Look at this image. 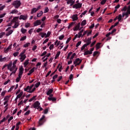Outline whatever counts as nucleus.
<instances>
[{
    "mask_svg": "<svg viewBox=\"0 0 130 130\" xmlns=\"http://www.w3.org/2000/svg\"><path fill=\"white\" fill-rule=\"evenodd\" d=\"M21 5H22L21 1L18 0L15 1L12 4V6H13L15 9H19V8L21 7Z\"/></svg>",
    "mask_w": 130,
    "mask_h": 130,
    "instance_id": "nucleus-1",
    "label": "nucleus"
},
{
    "mask_svg": "<svg viewBox=\"0 0 130 130\" xmlns=\"http://www.w3.org/2000/svg\"><path fill=\"white\" fill-rule=\"evenodd\" d=\"M44 118H45V116L44 115L39 120V125H42V124H43L44 122H45V119H44Z\"/></svg>",
    "mask_w": 130,
    "mask_h": 130,
    "instance_id": "nucleus-2",
    "label": "nucleus"
},
{
    "mask_svg": "<svg viewBox=\"0 0 130 130\" xmlns=\"http://www.w3.org/2000/svg\"><path fill=\"white\" fill-rule=\"evenodd\" d=\"M82 3H77L73 6V9H81L82 8Z\"/></svg>",
    "mask_w": 130,
    "mask_h": 130,
    "instance_id": "nucleus-3",
    "label": "nucleus"
},
{
    "mask_svg": "<svg viewBox=\"0 0 130 130\" xmlns=\"http://www.w3.org/2000/svg\"><path fill=\"white\" fill-rule=\"evenodd\" d=\"M23 73H24V68H23V66H21V67L19 68L18 77H22V75H23Z\"/></svg>",
    "mask_w": 130,
    "mask_h": 130,
    "instance_id": "nucleus-4",
    "label": "nucleus"
},
{
    "mask_svg": "<svg viewBox=\"0 0 130 130\" xmlns=\"http://www.w3.org/2000/svg\"><path fill=\"white\" fill-rule=\"evenodd\" d=\"M41 24H42L41 20H38L34 22V26L35 27L36 26H39V25H41Z\"/></svg>",
    "mask_w": 130,
    "mask_h": 130,
    "instance_id": "nucleus-5",
    "label": "nucleus"
},
{
    "mask_svg": "<svg viewBox=\"0 0 130 130\" xmlns=\"http://www.w3.org/2000/svg\"><path fill=\"white\" fill-rule=\"evenodd\" d=\"M28 19V15L27 14L23 15H21L19 17V20H23L25 21V20H27Z\"/></svg>",
    "mask_w": 130,
    "mask_h": 130,
    "instance_id": "nucleus-6",
    "label": "nucleus"
},
{
    "mask_svg": "<svg viewBox=\"0 0 130 130\" xmlns=\"http://www.w3.org/2000/svg\"><path fill=\"white\" fill-rule=\"evenodd\" d=\"M32 106L34 107V108H37V109L39 107V106H40V103H39V101H36L32 105Z\"/></svg>",
    "mask_w": 130,
    "mask_h": 130,
    "instance_id": "nucleus-7",
    "label": "nucleus"
},
{
    "mask_svg": "<svg viewBox=\"0 0 130 130\" xmlns=\"http://www.w3.org/2000/svg\"><path fill=\"white\" fill-rule=\"evenodd\" d=\"M12 44L10 45L8 47H7V49L4 48V52L5 53H8V52H9V51H10V49H12Z\"/></svg>",
    "mask_w": 130,
    "mask_h": 130,
    "instance_id": "nucleus-8",
    "label": "nucleus"
},
{
    "mask_svg": "<svg viewBox=\"0 0 130 130\" xmlns=\"http://www.w3.org/2000/svg\"><path fill=\"white\" fill-rule=\"evenodd\" d=\"M67 5H70V7H72V6H74V4H75V1L74 0H69L68 1H67Z\"/></svg>",
    "mask_w": 130,
    "mask_h": 130,
    "instance_id": "nucleus-9",
    "label": "nucleus"
},
{
    "mask_svg": "<svg viewBox=\"0 0 130 130\" xmlns=\"http://www.w3.org/2000/svg\"><path fill=\"white\" fill-rule=\"evenodd\" d=\"M72 19L73 21H77L79 18L78 17V14H74L72 16Z\"/></svg>",
    "mask_w": 130,
    "mask_h": 130,
    "instance_id": "nucleus-10",
    "label": "nucleus"
},
{
    "mask_svg": "<svg viewBox=\"0 0 130 130\" xmlns=\"http://www.w3.org/2000/svg\"><path fill=\"white\" fill-rule=\"evenodd\" d=\"M21 57L20 58V59H21V62H22V61H24V60H25V59L26 58V55L24 54V55H21V56H20Z\"/></svg>",
    "mask_w": 130,
    "mask_h": 130,
    "instance_id": "nucleus-11",
    "label": "nucleus"
},
{
    "mask_svg": "<svg viewBox=\"0 0 130 130\" xmlns=\"http://www.w3.org/2000/svg\"><path fill=\"white\" fill-rule=\"evenodd\" d=\"M19 19V16L15 17L13 18V19L11 20V22L12 23H16V21Z\"/></svg>",
    "mask_w": 130,
    "mask_h": 130,
    "instance_id": "nucleus-12",
    "label": "nucleus"
},
{
    "mask_svg": "<svg viewBox=\"0 0 130 130\" xmlns=\"http://www.w3.org/2000/svg\"><path fill=\"white\" fill-rule=\"evenodd\" d=\"M31 89H32L30 88V86H27L26 87V88H24V90L25 92H28V91H31Z\"/></svg>",
    "mask_w": 130,
    "mask_h": 130,
    "instance_id": "nucleus-13",
    "label": "nucleus"
},
{
    "mask_svg": "<svg viewBox=\"0 0 130 130\" xmlns=\"http://www.w3.org/2000/svg\"><path fill=\"white\" fill-rule=\"evenodd\" d=\"M40 36H41L42 38H44L46 36V33L41 32L39 33Z\"/></svg>",
    "mask_w": 130,
    "mask_h": 130,
    "instance_id": "nucleus-14",
    "label": "nucleus"
},
{
    "mask_svg": "<svg viewBox=\"0 0 130 130\" xmlns=\"http://www.w3.org/2000/svg\"><path fill=\"white\" fill-rule=\"evenodd\" d=\"M81 61H82V59H80L79 58H77L74 61V64H76V63H77V62H79Z\"/></svg>",
    "mask_w": 130,
    "mask_h": 130,
    "instance_id": "nucleus-15",
    "label": "nucleus"
},
{
    "mask_svg": "<svg viewBox=\"0 0 130 130\" xmlns=\"http://www.w3.org/2000/svg\"><path fill=\"white\" fill-rule=\"evenodd\" d=\"M92 53H93V52H91L90 51L87 50L84 53V55H88V54L91 55Z\"/></svg>",
    "mask_w": 130,
    "mask_h": 130,
    "instance_id": "nucleus-16",
    "label": "nucleus"
},
{
    "mask_svg": "<svg viewBox=\"0 0 130 130\" xmlns=\"http://www.w3.org/2000/svg\"><path fill=\"white\" fill-rule=\"evenodd\" d=\"M100 45H101V43H98L96 44V45H95L96 50H98V49H99L100 48Z\"/></svg>",
    "mask_w": 130,
    "mask_h": 130,
    "instance_id": "nucleus-17",
    "label": "nucleus"
},
{
    "mask_svg": "<svg viewBox=\"0 0 130 130\" xmlns=\"http://www.w3.org/2000/svg\"><path fill=\"white\" fill-rule=\"evenodd\" d=\"M53 92V90L52 89H50L47 92V95H49L51 94Z\"/></svg>",
    "mask_w": 130,
    "mask_h": 130,
    "instance_id": "nucleus-18",
    "label": "nucleus"
},
{
    "mask_svg": "<svg viewBox=\"0 0 130 130\" xmlns=\"http://www.w3.org/2000/svg\"><path fill=\"white\" fill-rule=\"evenodd\" d=\"M87 21L86 20H84L81 22V26H85L86 24H87Z\"/></svg>",
    "mask_w": 130,
    "mask_h": 130,
    "instance_id": "nucleus-19",
    "label": "nucleus"
},
{
    "mask_svg": "<svg viewBox=\"0 0 130 130\" xmlns=\"http://www.w3.org/2000/svg\"><path fill=\"white\" fill-rule=\"evenodd\" d=\"M36 10H37L36 8H32L31 10L30 14H34V13H36V12H37V11H36Z\"/></svg>",
    "mask_w": 130,
    "mask_h": 130,
    "instance_id": "nucleus-20",
    "label": "nucleus"
},
{
    "mask_svg": "<svg viewBox=\"0 0 130 130\" xmlns=\"http://www.w3.org/2000/svg\"><path fill=\"white\" fill-rule=\"evenodd\" d=\"M21 32L22 33V34H25V33H26L27 32V29H24V28H22L21 29Z\"/></svg>",
    "mask_w": 130,
    "mask_h": 130,
    "instance_id": "nucleus-21",
    "label": "nucleus"
},
{
    "mask_svg": "<svg viewBox=\"0 0 130 130\" xmlns=\"http://www.w3.org/2000/svg\"><path fill=\"white\" fill-rule=\"evenodd\" d=\"M13 32H14L13 30L11 29L10 30H9V31L8 32H7L6 34V36H10V35H11V34H12V33H13Z\"/></svg>",
    "mask_w": 130,
    "mask_h": 130,
    "instance_id": "nucleus-22",
    "label": "nucleus"
},
{
    "mask_svg": "<svg viewBox=\"0 0 130 130\" xmlns=\"http://www.w3.org/2000/svg\"><path fill=\"white\" fill-rule=\"evenodd\" d=\"M42 15H43V12L42 11H40V13L37 14V17L38 18H40V17H41V16H42Z\"/></svg>",
    "mask_w": 130,
    "mask_h": 130,
    "instance_id": "nucleus-23",
    "label": "nucleus"
},
{
    "mask_svg": "<svg viewBox=\"0 0 130 130\" xmlns=\"http://www.w3.org/2000/svg\"><path fill=\"white\" fill-rule=\"evenodd\" d=\"M50 34H51V32L50 31H48L47 34H46L45 38H48L50 36Z\"/></svg>",
    "mask_w": 130,
    "mask_h": 130,
    "instance_id": "nucleus-24",
    "label": "nucleus"
},
{
    "mask_svg": "<svg viewBox=\"0 0 130 130\" xmlns=\"http://www.w3.org/2000/svg\"><path fill=\"white\" fill-rule=\"evenodd\" d=\"M5 8H6V5L3 6V4H0V11H3Z\"/></svg>",
    "mask_w": 130,
    "mask_h": 130,
    "instance_id": "nucleus-25",
    "label": "nucleus"
},
{
    "mask_svg": "<svg viewBox=\"0 0 130 130\" xmlns=\"http://www.w3.org/2000/svg\"><path fill=\"white\" fill-rule=\"evenodd\" d=\"M22 78V77L21 76H18V77H17L15 81L16 82V83H19V82H20V80H21V78Z\"/></svg>",
    "mask_w": 130,
    "mask_h": 130,
    "instance_id": "nucleus-26",
    "label": "nucleus"
},
{
    "mask_svg": "<svg viewBox=\"0 0 130 130\" xmlns=\"http://www.w3.org/2000/svg\"><path fill=\"white\" fill-rule=\"evenodd\" d=\"M10 97H11V96H6L4 99V101H9V99L10 98Z\"/></svg>",
    "mask_w": 130,
    "mask_h": 130,
    "instance_id": "nucleus-27",
    "label": "nucleus"
},
{
    "mask_svg": "<svg viewBox=\"0 0 130 130\" xmlns=\"http://www.w3.org/2000/svg\"><path fill=\"white\" fill-rule=\"evenodd\" d=\"M27 38V36H24L22 37L20 40V41H24V40H26V39Z\"/></svg>",
    "mask_w": 130,
    "mask_h": 130,
    "instance_id": "nucleus-28",
    "label": "nucleus"
},
{
    "mask_svg": "<svg viewBox=\"0 0 130 130\" xmlns=\"http://www.w3.org/2000/svg\"><path fill=\"white\" fill-rule=\"evenodd\" d=\"M75 23H76V22H71L68 26V29H70V28L72 27V26H73V25L75 24Z\"/></svg>",
    "mask_w": 130,
    "mask_h": 130,
    "instance_id": "nucleus-29",
    "label": "nucleus"
},
{
    "mask_svg": "<svg viewBox=\"0 0 130 130\" xmlns=\"http://www.w3.org/2000/svg\"><path fill=\"white\" fill-rule=\"evenodd\" d=\"M72 54H73V52H70L68 54V56L67 57V59H69L70 58V56H71Z\"/></svg>",
    "mask_w": 130,
    "mask_h": 130,
    "instance_id": "nucleus-30",
    "label": "nucleus"
},
{
    "mask_svg": "<svg viewBox=\"0 0 130 130\" xmlns=\"http://www.w3.org/2000/svg\"><path fill=\"white\" fill-rule=\"evenodd\" d=\"M34 73V71L33 70V69H31L29 71V73L27 74V76H31V74Z\"/></svg>",
    "mask_w": 130,
    "mask_h": 130,
    "instance_id": "nucleus-31",
    "label": "nucleus"
},
{
    "mask_svg": "<svg viewBox=\"0 0 130 130\" xmlns=\"http://www.w3.org/2000/svg\"><path fill=\"white\" fill-rule=\"evenodd\" d=\"M36 97H37V95L34 96L31 99H29V102H32V101H33V100H34Z\"/></svg>",
    "mask_w": 130,
    "mask_h": 130,
    "instance_id": "nucleus-32",
    "label": "nucleus"
},
{
    "mask_svg": "<svg viewBox=\"0 0 130 130\" xmlns=\"http://www.w3.org/2000/svg\"><path fill=\"white\" fill-rule=\"evenodd\" d=\"M59 54H60V51H59L56 53V56H55V59H56L57 57L59 56Z\"/></svg>",
    "mask_w": 130,
    "mask_h": 130,
    "instance_id": "nucleus-33",
    "label": "nucleus"
},
{
    "mask_svg": "<svg viewBox=\"0 0 130 130\" xmlns=\"http://www.w3.org/2000/svg\"><path fill=\"white\" fill-rule=\"evenodd\" d=\"M106 2H107V0H102V1L101 2V5H105Z\"/></svg>",
    "mask_w": 130,
    "mask_h": 130,
    "instance_id": "nucleus-34",
    "label": "nucleus"
},
{
    "mask_svg": "<svg viewBox=\"0 0 130 130\" xmlns=\"http://www.w3.org/2000/svg\"><path fill=\"white\" fill-rule=\"evenodd\" d=\"M18 61V60L16 59L14 61L13 63V68H16V63H17V62Z\"/></svg>",
    "mask_w": 130,
    "mask_h": 130,
    "instance_id": "nucleus-35",
    "label": "nucleus"
},
{
    "mask_svg": "<svg viewBox=\"0 0 130 130\" xmlns=\"http://www.w3.org/2000/svg\"><path fill=\"white\" fill-rule=\"evenodd\" d=\"M75 56H76V53H74L72 54V55L71 56V57L70 58V60H72V59H74V57H75Z\"/></svg>",
    "mask_w": 130,
    "mask_h": 130,
    "instance_id": "nucleus-36",
    "label": "nucleus"
},
{
    "mask_svg": "<svg viewBox=\"0 0 130 130\" xmlns=\"http://www.w3.org/2000/svg\"><path fill=\"white\" fill-rule=\"evenodd\" d=\"M35 90H36V87H34L31 90H28L27 91L28 93H33V92H34V91H35Z\"/></svg>",
    "mask_w": 130,
    "mask_h": 130,
    "instance_id": "nucleus-37",
    "label": "nucleus"
},
{
    "mask_svg": "<svg viewBox=\"0 0 130 130\" xmlns=\"http://www.w3.org/2000/svg\"><path fill=\"white\" fill-rule=\"evenodd\" d=\"M121 14H119L118 15V17H117V19H118V22H120L121 21Z\"/></svg>",
    "mask_w": 130,
    "mask_h": 130,
    "instance_id": "nucleus-38",
    "label": "nucleus"
},
{
    "mask_svg": "<svg viewBox=\"0 0 130 130\" xmlns=\"http://www.w3.org/2000/svg\"><path fill=\"white\" fill-rule=\"evenodd\" d=\"M23 64H25V65L28 66V64H29V59H26V60L24 61Z\"/></svg>",
    "mask_w": 130,
    "mask_h": 130,
    "instance_id": "nucleus-39",
    "label": "nucleus"
},
{
    "mask_svg": "<svg viewBox=\"0 0 130 130\" xmlns=\"http://www.w3.org/2000/svg\"><path fill=\"white\" fill-rule=\"evenodd\" d=\"M15 13H19V11H18V10L14 9V10H12L11 14H15Z\"/></svg>",
    "mask_w": 130,
    "mask_h": 130,
    "instance_id": "nucleus-40",
    "label": "nucleus"
},
{
    "mask_svg": "<svg viewBox=\"0 0 130 130\" xmlns=\"http://www.w3.org/2000/svg\"><path fill=\"white\" fill-rule=\"evenodd\" d=\"M30 45V43H26L25 44H24L23 45V47H24L25 48H27V47H28Z\"/></svg>",
    "mask_w": 130,
    "mask_h": 130,
    "instance_id": "nucleus-41",
    "label": "nucleus"
},
{
    "mask_svg": "<svg viewBox=\"0 0 130 130\" xmlns=\"http://www.w3.org/2000/svg\"><path fill=\"white\" fill-rule=\"evenodd\" d=\"M18 27H19V24H18L17 22H15L14 26H13V28H18Z\"/></svg>",
    "mask_w": 130,
    "mask_h": 130,
    "instance_id": "nucleus-42",
    "label": "nucleus"
},
{
    "mask_svg": "<svg viewBox=\"0 0 130 130\" xmlns=\"http://www.w3.org/2000/svg\"><path fill=\"white\" fill-rule=\"evenodd\" d=\"M41 83L40 82H39L38 83H37L36 84H35V87L36 88H38L39 87V86H40L41 85Z\"/></svg>",
    "mask_w": 130,
    "mask_h": 130,
    "instance_id": "nucleus-43",
    "label": "nucleus"
},
{
    "mask_svg": "<svg viewBox=\"0 0 130 130\" xmlns=\"http://www.w3.org/2000/svg\"><path fill=\"white\" fill-rule=\"evenodd\" d=\"M6 35V32H2L0 34V38H3L4 36Z\"/></svg>",
    "mask_w": 130,
    "mask_h": 130,
    "instance_id": "nucleus-44",
    "label": "nucleus"
},
{
    "mask_svg": "<svg viewBox=\"0 0 130 130\" xmlns=\"http://www.w3.org/2000/svg\"><path fill=\"white\" fill-rule=\"evenodd\" d=\"M31 24L30 23H25V28H29V26H30Z\"/></svg>",
    "mask_w": 130,
    "mask_h": 130,
    "instance_id": "nucleus-45",
    "label": "nucleus"
},
{
    "mask_svg": "<svg viewBox=\"0 0 130 130\" xmlns=\"http://www.w3.org/2000/svg\"><path fill=\"white\" fill-rule=\"evenodd\" d=\"M13 55L14 57H16L19 55V52H16L14 53H13Z\"/></svg>",
    "mask_w": 130,
    "mask_h": 130,
    "instance_id": "nucleus-46",
    "label": "nucleus"
},
{
    "mask_svg": "<svg viewBox=\"0 0 130 130\" xmlns=\"http://www.w3.org/2000/svg\"><path fill=\"white\" fill-rule=\"evenodd\" d=\"M63 38H64V36L63 35H62L59 37V40H62Z\"/></svg>",
    "mask_w": 130,
    "mask_h": 130,
    "instance_id": "nucleus-47",
    "label": "nucleus"
},
{
    "mask_svg": "<svg viewBox=\"0 0 130 130\" xmlns=\"http://www.w3.org/2000/svg\"><path fill=\"white\" fill-rule=\"evenodd\" d=\"M126 10H127V7H126V6H124L123 8V9H121V11H122H122H124V12H125V11H126Z\"/></svg>",
    "mask_w": 130,
    "mask_h": 130,
    "instance_id": "nucleus-48",
    "label": "nucleus"
},
{
    "mask_svg": "<svg viewBox=\"0 0 130 130\" xmlns=\"http://www.w3.org/2000/svg\"><path fill=\"white\" fill-rule=\"evenodd\" d=\"M96 44V41H93L91 44H90V47H93L94 45Z\"/></svg>",
    "mask_w": 130,
    "mask_h": 130,
    "instance_id": "nucleus-49",
    "label": "nucleus"
},
{
    "mask_svg": "<svg viewBox=\"0 0 130 130\" xmlns=\"http://www.w3.org/2000/svg\"><path fill=\"white\" fill-rule=\"evenodd\" d=\"M85 47H87V46L85 44H84L81 48V51H83L85 49Z\"/></svg>",
    "mask_w": 130,
    "mask_h": 130,
    "instance_id": "nucleus-50",
    "label": "nucleus"
},
{
    "mask_svg": "<svg viewBox=\"0 0 130 130\" xmlns=\"http://www.w3.org/2000/svg\"><path fill=\"white\" fill-rule=\"evenodd\" d=\"M70 40H72V37H69L67 41H66V44H68V43H69V42H70Z\"/></svg>",
    "mask_w": 130,
    "mask_h": 130,
    "instance_id": "nucleus-51",
    "label": "nucleus"
},
{
    "mask_svg": "<svg viewBox=\"0 0 130 130\" xmlns=\"http://www.w3.org/2000/svg\"><path fill=\"white\" fill-rule=\"evenodd\" d=\"M15 86H12L10 89L8 91V92H12V91H13V89H14Z\"/></svg>",
    "mask_w": 130,
    "mask_h": 130,
    "instance_id": "nucleus-52",
    "label": "nucleus"
},
{
    "mask_svg": "<svg viewBox=\"0 0 130 130\" xmlns=\"http://www.w3.org/2000/svg\"><path fill=\"white\" fill-rule=\"evenodd\" d=\"M49 11V9H48V7H46L45 8V11L44 13H48V11Z\"/></svg>",
    "mask_w": 130,
    "mask_h": 130,
    "instance_id": "nucleus-53",
    "label": "nucleus"
},
{
    "mask_svg": "<svg viewBox=\"0 0 130 130\" xmlns=\"http://www.w3.org/2000/svg\"><path fill=\"white\" fill-rule=\"evenodd\" d=\"M26 52V49H24L22 52L19 54L20 56L21 55H24V53Z\"/></svg>",
    "mask_w": 130,
    "mask_h": 130,
    "instance_id": "nucleus-54",
    "label": "nucleus"
},
{
    "mask_svg": "<svg viewBox=\"0 0 130 130\" xmlns=\"http://www.w3.org/2000/svg\"><path fill=\"white\" fill-rule=\"evenodd\" d=\"M37 49V46L35 45L33 46L32 48V50H33V51H35V50H36Z\"/></svg>",
    "mask_w": 130,
    "mask_h": 130,
    "instance_id": "nucleus-55",
    "label": "nucleus"
},
{
    "mask_svg": "<svg viewBox=\"0 0 130 130\" xmlns=\"http://www.w3.org/2000/svg\"><path fill=\"white\" fill-rule=\"evenodd\" d=\"M81 43H82V42H81V41L78 42L77 43L76 47H79V46H80V45H81Z\"/></svg>",
    "mask_w": 130,
    "mask_h": 130,
    "instance_id": "nucleus-56",
    "label": "nucleus"
},
{
    "mask_svg": "<svg viewBox=\"0 0 130 130\" xmlns=\"http://www.w3.org/2000/svg\"><path fill=\"white\" fill-rule=\"evenodd\" d=\"M44 114H47L48 113V109H46L44 110Z\"/></svg>",
    "mask_w": 130,
    "mask_h": 130,
    "instance_id": "nucleus-57",
    "label": "nucleus"
},
{
    "mask_svg": "<svg viewBox=\"0 0 130 130\" xmlns=\"http://www.w3.org/2000/svg\"><path fill=\"white\" fill-rule=\"evenodd\" d=\"M54 47V45L52 44L49 47V49L51 50L52 49H53V48Z\"/></svg>",
    "mask_w": 130,
    "mask_h": 130,
    "instance_id": "nucleus-58",
    "label": "nucleus"
},
{
    "mask_svg": "<svg viewBox=\"0 0 130 130\" xmlns=\"http://www.w3.org/2000/svg\"><path fill=\"white\" fill-rule=\"evenodd\" d=\"M5 120H7V119H6V117L3 118V119L0 121V124L2 122H4V121H5Z\"/></svg>",
    "mask_w": 130,
    "mask_h": 130,
    "instance_id": "nucleus-59",
    "label": "nucleus"
},
{
    "mask_svg": "<svg viewBox=\"0 0 130 130\" xmlns=\"http://www.w3.org/2000/svg\"><path fill=\"white\" fill-rule=\"evenodd\" d=\"M128 15H129V13H128V12L125 13V16H126V17L125 18V19H126V18L128 17Z\"/></svg>",
    "mask_w": 130,
    "mask_h": 130,
    "instance_id": "nucleus-60",
    "label": "nucleus"
},
{
    "mask_svg": "<svg viewBox=\"0 0 130 130\" xmlns=\"http://www.w3.org/2000/svg\"><path fill=\"white\" fill-rule=\"evenodd\" d=\"M61 79H62V76H59L57 79V81L59 82Z\"/></svg>",
    "mask_w": 130,
    "mask_h": 130,
    "instance_id": "nucleus-61",
    "label": "nucleus"
},
{
    "mask_svg": "<svg viewBox=\"0 0 130 130\" xmlns=\"http://www.w3.org/2000/svg\"><path fill=\"white\" fill-rule=\"evenodd\" d=\"M6 16V13H3V14H0V18H4Z\"/></svg>",
    "mask_w": 130,
    "mask_h": 130,
    "instance_id": "nucleus-62",
    "label": "nucleus"
},
{
    "mask_svg": "<svg viewBox=\"0 0 130 130\" xmlns=\"http://www.w3.org/2000/svg\"><path fill=\"white\" fill-rule=\"evenodd\" d=\"M29 114H30V110H28L25 112L24 115H29Z\"/></svg>",
    "mask_w": 130,
    "mask_h": 130,
    "instance_id": "nucleus-63",
    "label": "nucleus"
},
{
    "mask_svg": "<svg viewBox=\"0 0 130 130\" xmlns=\"http://www.w3.org/2000/svg\"><path fill=\"white\" fill-rule=\"evenodd\" d=\"M127 9V12H128L129 13V15H130V5L128 6Z\"/></svg>",
    "mask_w": 130,
    "mask_h": 130,
    "instance_id": "nucleus-64",
    "label": "nucleus"
}]
</instances>
